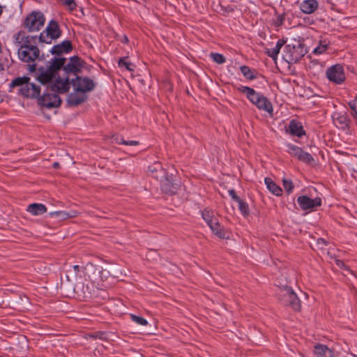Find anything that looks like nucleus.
<instances>
[{
    "mask_svg": "<svg viewBox=\"0 0 357 357\" xmlns=\"http://www.w3.org/2000/svg\"><path fill=\"white\" fill-rule=\"evenodd\" d=\"M72 50V45L70 40H64L60 44L53 46L51 50L52 54H61L62 53H68Z\"/></svg>",
    "mask_w": 357,
    "mask_h": 357,
    "instance_id": "obj_17",
    "label": "nucleus"
},
{
    "mask_svg": "<svg viewBox=\"0 0 357 357\" xmlns=\"http://www.w3.org/2000/svg\"><path fill=\"white\" fill-rule=\"evenodd\" d=\"M314 354L317 357H333L334 352L327 346L317 344L314 347Z\"/></svg>",
    "mask_w": 357,
    "mask_h": 357,
    "instance_id": "obj_16",
    "label": "nucleus"
},
{
    "mask_svg": "<svg viewBox=\"0 0 357 357\" xmlns=\"http://www.w3.org/2000/svg\"><path fill=\"white\" fill-rule=\"evenodd\" d=\"M277 286L278 287L277 296L280 303L290 307L295 311L300 310L301 301L293 289L287 284H277Z\"/></svg>",
    "mask_w": 357,
    "mask_h": 357,
    "instance_id": "obj_3",
    "label": "nucleus"
},
{
    "mask_svg": "<svg viewBox=\"0 0 357 357\" xmlns=\"http://www.w3.org/2000/svg\"><path fill=\"white\" fill-rule=\"evenodd\" d=\"M65 58H55L52 60L45 70H42L37 77L41 84H48L51 90L59 93H67L70 89V79L68 76L61 78L58 75V71L63 67L66 75L73 73L76 75L82 67V61L78 56H72L65 65Z\"/></svg>",
    "mask_w": 357,
    "mask_h": 357,
    "instance_id": "obj_1",
    "label": "nucleus"
},
{
    "mask_svg": "<svg viewBox=\"0 0 357 357\" xmlns=\"http://www.w3.org/2000/svg\"><path fill=\"white\" fill-rule=\"evenodd\" d=\"M285 49L287 50L285 59L288 63H296L304 55L302 52H299L300 47L287 45Z\"/></svg>",
    "mask_w": 357,
    "mask_h": 357,
    "instance_id": "obj_11",
    "label": "nucleus"
},
{
    "mask_svg": "<svg viewBox=\"0 0 357 357\" xmlns=\"http://www.w3.org/2000/svg\"><path fill=\"white\" fill-rule=\"evenodd\" d=\"M73 268L75 273H77L79 271V268H80L79 266L75 265V266H73Z\"/></svg>",
    "mask_w": 357,
    "mask_h": 357,
    "instance_id": "obj_45",
    "label": "nucleus"
},
{
    "mask_svg": "<svg viewBox=\"0 0 357 357\" xmlns=\"http://www.w3.org/2000/svg\"><path fill=\"white\" fill-rule=\"evenodd\" d=\"M318 243L320 244V245H326V241L324 239H323V238H319L318 239Z\"/></svg>",
    "mask_w": 357,
    "mask_h": 357,
    "instance_id": "obj_44",
    "label": "nucleus"
},
{
    "mask_svg": "<svg viewBox=\"0 0 357 357\" xmlns=\"http://www.w3.org/2000/svg\"><path fill=\"white\" fill-rule=\"evenodd\" d=\"M287 131L290 135L298 137H301L303 135H305L302 123L295 119H292L289 121Z\"/></svg>",
    "mask_w": 357,
    "mask_h": 357,
    "instance_id": "obj_14",
    "label": "nucleus"
},
{
    "mask_svg": "<svg viewBox=\"0 0 357 357\" xmlns=\"http://www.w3.org/2000/svg\"><path fill=\"white\" fill-rule=\"evenodd\" d=\"M284 43L285 42L283 40H279L275 47H278V50L280 51V49L284 45Z\"/></svg>",
    "mask_w": 357,
    "mask_h": 357,
    "instance_id": "obj_43",
    "label": "nucleus"
},
{
    "mask_svg": "<svg viewBox=\"0 0 357 357\" xmlns=\"http://www.w3.org/2000/svg\"><path fill=\"white\" fill-rule=\"evenodd\" d=\"M284 20V16L283 15H279L277 16V18L275 21V24L277 26H280L283 24Z\"/></svg>",
    "mask_w": 357,
    "mask_h": 357,
    "instance_id": "obj_42",
    "label": "nucleus"
},
{
    "mask_svg": "<svg viewBox=\"0 0 357 357\" xmlns=\"http://www.w3.org/2000/svg\"><path fill=\"white\" fill-rule=\"evenodd\" d=\"M149 172L155 178L160 180L166 175L165 170L159 162H155L149 167Z\"/></svg>",
    "mask_w": 357,
    "mask_h": 357,
    "instance_id": "obj_15",
    "label": "nucleus"
},
{
    "mask_svg": "<svg viewBox=\"0 0 357 357\" xmlns=\"http://www.w3.org/2000/svg\"><path fill=\"white\" fill-rule=\"evenodd\" d=\"M337 265L340 266V264L344 265L343 262L340 261H337Z\"/></svg>",
    "mask_w": 357,
    "mask_h": 357,
    "instance_id": "obj_49",
    "label": "nucleus"
},
{
    "mask_svg": "<svg viewBox=\"0 0 357 357\" xmlns=\"http://www.w3.org/2000/svg\"><path fill=\"white\" fill-rule=\"evenodd\" d=\"M30 68H31V70H35L36 65L35 64L30 65Z\"/></svg>",
    "mask_w": 357,
    "mask_h": 357,
    "instance_id": "obj_48",
    "label": "nucleus"
},
{
    "mask_svg": "<svg viewBox=\"0 0 357 357\" xmlns=\"http://www.w3.org/2000/svg\"><path fill=\"white\" fill-rule=\"evenodd\" d=\"M20 91L24 96L34 98L39 96L40 89L38 85L29 82L20 89Z\"/></svg>",
    "mask_w": 357,
    "mask_h": 357,
    "instance_id": "obj_12",
    "label": "nucleus"
},
{
    "mask_svg": "<svg viewBox=\"0 0 357 357\" xmlns=\"http://www.w3.org/2000/svg\"><path fill=\"white\" fill-rule=\"evenodd\" d=\"M71 83L77 92L86 93L93 90L95 84L93 81L88 77L77 76L76 79H72Z\"/></svg>",
    "mask_w": 357,
    "mask_h": 357,
    "instance_id": "obj_8",
    "label": "nucleus"
},
{
    "mask_svg": "<svg viewBox=\"0 0 357 357\" xmlns=\"http://www.w3.org/2000/svg\"><path fill=\"white\" fill-rule=\"evenodd\" d=\"M43 85L46 86V91L44 92L43 95L38 98L39 104L47 108L59 107L61 103L60 97L55 93V91L51 90L48 84Z\"/></svg>",
    "mask_w": 357,
    "mask_h": 357,
    "instance_id": "obj_6",
    "label": "nucleus"
},
{
    "mask_svg": "<svg viewBox=\"0 0 357 357\" xmlns=\"http://www.w3.org/2000/svg\"><path fill=\"white\" fill-rule=\"evenodd\" d=\"M210 56L215 63L218 64H222L225 62V58L221 54L212 52L210 54Z\"/></svg>",
    "mask_w": 357,
    "mask_h": 357,
    "instance_id": "obj_33",
    "label": "nucleus"
},
{
    "mask_svg": "<svg viewBox=\"0 0 357 357\" xmlns=\"http://www.w3.org/2000/svg\"><path fill=\"white\" fill-rule=\"evenodd\" d=\"M132 321L135 322L136 324L141 325V326H146L148 324V321L143 317L131 314L130 315Z\"/></svg>",
    "mask_w": 357,
    "mask_h": 357,
    "instance_id": "obj_35",
    "label": "nucleus"
},
{
    "mask_svg": "<svg viewBox=\"0 0 357 357\" xmlns=\"http://www.w3.org/2000/svg\"><path fill=\"white\" fill-rule=\"evenodd\" d=\"M53 167H54V168H59V162H54V164H53Z\"/></svg>",
    "mask_w": 357,
    "mask_h": 357,
    "instance_id": "obj_47",
    "label": "nucleus"
},
{
    "mask_svg": "<svg viewBox=\"0 0 357 357\" xmlns=\"http://www.w3.org/2000/svg\"><path fill=\"white\" fill-rule=\"evenodd\" d=\"M236 89L240 92L245 93L247 98L255 106L259 103L261 97L263 96V94L257 92L253 89L248 86H239Z\"/></svg>",
    "mask_w": 357,
    "mask_h": 357,
    "instance_id": "obj_10",
    "label": "nucleus"
},
{
    "mask_svg": "<svg viewBox=\"0 0 357 357\" xmlns=\"http://www.w3.org/2000/svg\"><path fill=\"white\" fill-rule=\"evenodd\" d=\"M26 211L33 215H40L47 212L46 206L43 204H29Z\"/></svg>",
    "mask_w": 357,
    "mask_h": 357,
    "instance_id": "obj_21",
    "label": "nucleus"
},
{
    "mask_svg": "<svg viewBox=\"0 0 357 357\" xmlns=\"http://www.w3.org/2000/svg\"><path fill=\"white\" fill-rule=\"evenodd\" d=\"M49 215L52 218H56L59 220H65L76 217L77 215V212L76 211H70L68 212L58 211L50 213Z\"/></svg>",
    "mask_w": 357,
    "mask_h": 357,
    "instance_id": "obj_19",
    "label": "nucleus"
},
{
    "mask_svg": "<svg viewBox=\"0 0 357 357\" xmlns=\"http://www.w3.org/2000/svg\"><path fill=\"white\" fill-rule=\"evenodd\" d=\"M327 49L326 44H322L321 43L313 50V52L316 54H320L324 53Z\"/></svg>",
    "mask_w": 357,
    "mask_h": 357,
    "instance_id": "obj_40",
    "label": "nucleus"
},
{
    "mask_svg": "<svg viewBox=\"0 0 357 357\" xmlns=\"http://www.w3.org/2000/svg\"><path fill=\"white\" fill-rule=\"evenodd\" d=\"M13 43L17 48L19 59L25 63H33L40 56L38 47L33 44L36 36L27 35L24 31H20L13 36Z\"/></svg>",
    "mask_w": 357,
    "mask_h": 357,
    "instance_id": "obj_2",
    "label": "nucleus"
},
{
    "mask_svg": "<svg viewBox=\"0 0 357 357\" xmlns=\"http://www.w3.org/2000/svg\"><path fill=\"white\" fill-rule=\"evenodd\" d=\"M229 195L231 197L232 199L236 202H240V197L237 196L235 190L234 189H231L229 190Z\"/></svg>",
    "mask_w": 357,
    "mask_h": 357,
    "instance_id": "obj_41",
    "label": "nucleus"
},
{
    "mask_svg": "<svg viewBox=\"0 0 357 357\" xmlns=\"http://www.w3.org/2000/svg\"><path fill=\"white\" fill-rule=\"evenodd\" d=\"M202 215L203 219L207 223V225H208L209 223H211V222H213V220L217 219L216 218L214 217L213 211H210L206 208L202 211Z\"/></svg>",
    "mask_w": 357,
    "mask_h": 357,
    "instance_id": "obj_27",
    "label": "nucleus"
},
{
    "mask_svg": "<svg viewBox=\"0 0 357 357\" xmlns=\"http://www.w3.org/2000/svg\"><path fill=\"white\" fill-rule=\"evenodd\" d=\"M121 42L123 43H127L128 42V38L126 36H123L122 39H121Z\"/></svg>",
    "mask_w": 357,
    "mask_h": 357,
    "instance_id": "obj_46",
    "label": "nucleus"
},
{
    "mask_svg": "<svg viewBox=\"0 0 357 357\" xmlns=\"http://www.w3.org/2000/svg\"><path fill=\"white\" fill-rule=\"evenodd\" d=\"M61 31L59 24L54 20H51L45 29L40 34L38 39L40 43L51 44L52 42L61 36Z\"/></svg>",
    "mask_w": 357,
    "mask_h": 357,
    "instance_id": "obj_5",
    "label": "nucleus"
},
{
    "mask_svg": "<svg viewBox=\"0 0 357 357\" xmlns=\"http://www.w3.org/2000/svg\"><path fill=\"white\" fill-rule=\"evenodd\" d=\"M87 96L82 93V94L77 93H72L68 97V102L70 105L77 106L84 102Z\"/></svg>",
    "mask_w": 357,
    "mask_h": 357,
    "instance_id": "obj_20",
    "label": "nucleus"
},
{
    "mask_svg": "<svg viewBox=\"0 0 357 357\" xmlns=\"http://www.w3.org/2000/svg\"><path fill=\"white\" fill-rule=\"evenodd\" d=\"M161 182V189L163 192L167 195H174L176 193L178 188V185L176 183H173L166 175L162 179H160Z\"/></svg>",
    "mask_w": 357,
    "mask_h": 357,
    "instance_id": "obj_13",
    "label": "nucleus"
},
{
    "mask_svg": "<svg viewBox=\"0 0 357 357\" xmlns=\"http://www.w3.org/2000/svg\"><path fill=\"white\" fill-rule=\"evenodd\" d=\"M2 11H3V10H2V7H1V6L0 5V15H1Z\"/></svg>",
    "mask_w": 357,
    "mask_h": 357,
    "instance_id": "obj_50",
    "label": "nucleus"
},
{
    "mask_svg": "<svg viewBox=\"0 0 357 357\" xmlns=\"http://www.w3.org/2000/svg\"><path fill=\"white\" fill-rule=\"evenodd\" d=\"M264 182L267 188L273 195L276 196H280L282 195V188L279 185H278L271 178H265Z\"/></svg>",
    "mask_w": 357,
    "mask_h": 357,
    "instance_id": "obj_23",
    "label": "nucleus"
},
{
    "mask_svg": "<svg viewBox=\"0 0 357 357\" xmlns=\"http://www.w3.org/2000/svg\"><path fill=\"white\" fill-rule=\"evenodd\" d=\"M241 71L242 74L249 79H254L255 76H254L252 71L248 66H243L241 67Z\"/></svg>",
    "mask_w": 357,
    "mask_h": 357,
    "instance_id": "obj_32",
    "label": "nucleus"
},
{
    "mask_svg": "<svg viewBox=\"0 0 357 357\" xmlns=\"http://www.w3.org/2000/svg\"><path fill=\"white\" fill-rule=\"evenodd\" d=\"M279 52L280 50H278V47H275L266 49L267 54L273 59H276Z\"/></svg>",
    "mask_w": 357,
    "mask_h": 357,
    "instance_id": "obj_37",
    "label": "nucleus"
},
{
    "mask_svg": "<svg viewBox=\"0 0 357 357\" xmlns=\"http://www.w3.org/2000/svg\"><path fill=\"white\" fill-rule=\"evenodd\" d=\"M115 140L116 141V143H118L119 144H125V145H129V146H137L139 144L138 141H135V140L126 141V140H124L123 138H120V139L116 138Z\"/></svg>",
    "mask_w": 357,
    "mask_h": 357,
    "instance_id": "obj_36",
    "label": "nucleus"
},
{
    "mask_svg": "<svg viewBox=\"0 0 357 357\" xmlns=\"http://www.w3.org/2000/svg\"><path fill=\"white\" fill-rule=\"evenodd\" d=\"M326 75L331 82L337 84H341L345 80L344 68L340 64H335L327 68Z\"/></svg>",
    "mask_w": 357,
    "mask_h": 357,
    "instance_id": "obj_7",
    "label": "nucleus"
},
{
    "mask_svg": "<svg viewBox=\"0 0 357 357\" xmlns=\"http://www.w3.org/2000/svg\"><path fill=\"white\" fill-rule=\"evenodd\" d=\"M349 106L354 112V116L357 117V96L356 98L350 102H349Z\"/></svg>",
    "mask_w": 357,
    "mask_h": 357,
    "instance_id": "obj_38",
    "label": "nucleus"
},
{
    "mask_svg": "<svg viewBox=\"0 0 357 357\" xmlns=\"http://www.w3.org/2000/svg\"><path fill=\"white\" fill-rule=\"evenodd\" d=\"M127 57H122L120 58L118 62L119 66L121 68H124L125 69L128 70V71L132 72L135 70L134 65L128 61H126V59Z\"/></svg>",
    "mask_w": 357,
    "mask_h": 357,
    "instance_id": "obj_26",
    "label": "nucleus"
},
{
    "mask_svg": "<svg viewBox=\"0 0 357 357\" xmlns=\"http://www.w3.org/2000/svg\"><path fill=\"white\" fill-rule=\"evenodd\" d=\"M349 106L354 112V116L357 117V96L356 98L350 102H349Z\"/></svg>",
    "mask_w": 357,
    "mask_h": 357,
    "instance_id": "obj_39",
    "label": "nucleus"
},
{
    "mask_svg": "<svg viewBox=\"0 0 357 357\" xmlns=\"http://www.w3.org/2000/svg\"><path fill=\"white\" fill-rule=\"evenodd\" d=\"M287 152L293 157L298 158L301 151H303L301 148L293 145V144H287Z\"/></svg>",
    "mask_w": 357,
    "mask_h": 357,
    "instance_id": "obj_28",
    "label": "nucleus"
},
{
    "mask_svg": "<svg viewBox=\"0 0 357 357\" xmlns=\"http://www.w3.org/2000/svg\"><path fill=\"white\" fill-rule=\"evenodd\" d=\"M45 18L40 11H33L26 16L24 26L29 32L38 31L45 24Z\"/></svg>",
    "mask_w": 357,
    "mask_h": 357,
    "instance_id": "obj_4",
    "label": "nucleus"
},
{
    "mask_svg": "<svg viewBox=\"0 0 357 357\" xmlns=\"http://www.w3.org/2000/svg\"><path fill=\"white\" fill-rule=\"evenodd\" d=\"M208 225L209 226L211 231L219 238H225V230L224 227L220 225L218 219H215V220L209 223Z\"/></svg>",
    "mask_w": 357,
    "mask_h": 357,
    "instance_id": "obj_22",
    "label": "nucleus"
},
{
    "mask_svg": "<svg viewBox=\"0 0 357 357\" xmlns=\"http://www.w3.org/2000/svg\"><path fill=\"white\" fill-rule=\"evenodd\" d=\"M318 8V2L316 0H304L301 3L300 8L306 14L313 13Z\"/></svg>",
    "mask_w": 357,
    "mask_h": 357,
    "instance_id": "obj_18",
    "label": "nucleus"
},
{
    "mask_svg": "<svg viewBox=\"0 0 357 357\" xmlns=\"http://www.w3.org/2000/svg\"><path fill=\"white\" fill-rule=\"evenodd\" d=\"M282 184L285 191L288 194H290L294 188V183L291 181V180L284 178L282 179Z\"/></svg>",
    "mask_w": 357,
    "mask_h": 357,
    "instance_id": "obj_31",
    "label": "nucleus"
},
{
    "mask_svg": "<svg viewBox=\"0 0 357 357\" xmlns=\"http://www.w3.org/2000/svg\"><path fill=\"white\" fill-rule=\"evenodd\" d=\"M256 107L259 109L267 112L268 114H272L273 112V106L271 102L264 95L261 97V99L259 101V103L257 104Z\"/></svg>",
    "mask_w": 357,
    "mask_h": 357,
    "instance_id": "obj_24",
    "label": "nucleus"
},
{
    "mask_svg": "<svg viewBox=\"0 0 357 357\" xmlns=\"http://www.w3.org/2000/svg\"><path fill=\"white\" fill-rule=\"evenodd\" d=\"M237 203L238 204V208H239V210L241 211V213L244 216L248 215L249 214L248 205L241 199L240 200V202H237Z\"/></svg>",
    "mask_w": 357,
    "mask_h": 357,
    "instance_id": "obj_34",
    "label": "nucleus"
},
{
    "mask_svg": "<svg viewBox=\"0 0 357 357\" xmlns=\"http://www.w3.org/2000/svg\"><path fill=\"white\" fill-rule=\"evenodd\" d=\"M29 78L27 77H17L12 81L10 86L12 87L17 86H21V88L24 86L26 83L29 82Z\"/></svg>",
    "mask_w": 357,
    "mask_h": 357,
    "instance_id": "obj_29",
    "label": "nucleus"
},
{
    "mask_svg": "<svg viewBox=\"0 0 357 357\" xmlns=\"http://www.w3.org/2000/svg\"><path fill=\"white\" fill-rule=\"evenodd\" d=\"M333 121L335 124H338L341 128H344L348 125V119L345 115L336 114L333 115Z\"/></svg>",
    "mask_w": 357,
    "mask_h": 357,
    "instance_id": "obj_25",
    "label": "nucleus"
},
{
    "mask_svg": "<svg viewBox=\"0 0 357 357\" xmlns=\"http://www.w3.org/2000/svg\"><path fill=\"white\" fill-rule=\"evenodd\" d=\"M297 159L306 163H310L313 160L312 156L309 153L303 151H301V153L299 154Z\"/></svg>",
    "mask_w": 357,
    "mask_h": 357,
    "instance_id": "obj_30",
    "label": "nucleus"
},
{
    "mask_svg": "<svg viewBox=\"0 0 357 357\" xmlns=\"http://www.w3.org/2000/svg\"><path fill=\"white\" fill-rule=\"evenodd\" d=\"M297 202L303 210H312L321 205L320 197L311 199L305 195L298 197Z\"/></svg>",
    "mask_w": 357,
    "mask_h": 357,
    "instance_id": "obj_9",
    "label": "nucleus"
}]
</instances>
